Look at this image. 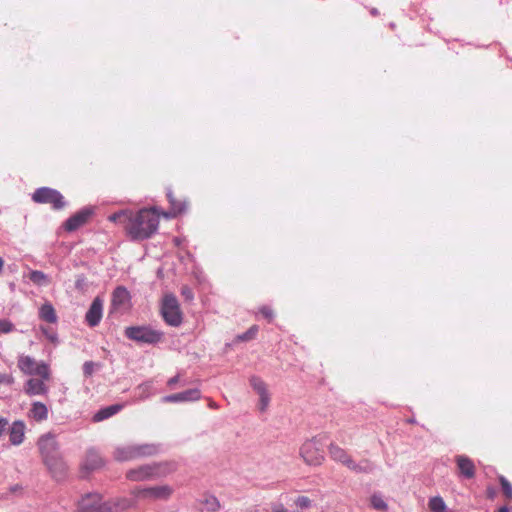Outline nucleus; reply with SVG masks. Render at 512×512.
<instances>
[{
  "label": "nucleus",
  "mask_w": 512,
  "mask_h": 512,
  "mask_svg": "<svg viewBox=\"0 0 512 512\" xmlns=\"http://www.w3.org/2000/svg\"><path fill=\"white\" fill-rule=\"evenodd\" d=\"M159 216L160 210L155 207L130 210L125 232L134 241L148 239L158 230Z\"/></svg>",
  "instance_id": "nucleus-1"
},
{
  "label": "nucleus",
  "mask_w": 512,
  "mask_h": 512,
  "mask_svg": "<svg viewBox=\"0 0 512 512\" xmlns=\"http://www.w3.org/2000/svg\"><path fill=\"white\" fill-rule=\"evenodd\" d=\"M37 446L43 462L52 476L57 480H61L65 476L67 467L60 454L59 444L55 435L52 433L42 435L37 442Z\"/></svg>",
  "instance_id": "nucleus-2"
},
{
  "label": "nucleus",
  "mask_w": 512,
  "mask_h": 512,
  "mask_svg": "<svg viewBox=\"0 0 512 512\" xmlns=\"http://www.w3.org/2000/svg\"><path fill=\"white\" fill-rule=\"evenodd\" d=\"M329 454L334 461L340 462L355 473H371L374 470V464L370 460L363 459L356 463L346 450L336 444H330Z\"/></svg>",
  "instance_id": "nucleus-3"
},
{
  "label": "nucleus",
  "mask_w": 512,
  "mask_h": 512,
  "mask_svg": "<svg viewBox=\"0 0 512 512\" xmlns=\"http://www.w3.org/2000/svg\"><path fill=\"white\" fill-rule=\"evenodd\" d=\"M159 446L155 444H134L118 446L114 450V458L117 461H130L141 457L157 454Z\"/></svg>",
  "instance_id": "nucleus-4"
},
{
  "label": "nucleus",
  "mask_w": 512,
  "mask_h": 512,
  "mask_svg": "<svg viewBox=\"0 0 512 512\" xmlns=\"http://www.w3.org/2000/svg\"><path fill=\"white\" fill-rule=\"evenodd\" d=\"M19 370L29 376H38L44 379H50L51 372L49 365L44 361H36L35 358L21 354L17 359Z\"/></svg>",
  "instance_id": "nucleus-5"
},
{
  "label": "nucleus",
  "mask_w": 512,
  "mask_h": 512,
  "mask_svg": "<svg viewBox=\"0 0 512 512\" xmlns=\"http://www.w3.org/2000/svg\"><path fill=\"white\" fill-rule=\"evenodd\" d=\"M163 332L150 326H130L125 329V336L138 343L157 344L163 338Z\"/></svg>",
  "instance_id": "nucleus-6"
},
{
  "label": "nucleus",
  "mask_w": 512,
  "mask_h": 512,
  "mask_svg": "<svg viewBox=\"0 0 512 512\" xmlns=\"http://www.w3.org/2000/svg\"><path fill=\"white\" fill-rule=\"evenodd\" d=\"M169 473L163 464H145L127 471L126 477L130 481L140 482L163 477Z\"/></svg>",
  "instance_id": "nucleus-7"
},
{
  "label": "nucleus",
  "mask_w": 512,
  "mask_h": 512,
  "mask_svg": "<svg viewBox=\"0 0 512 512\" xmlns=\"http://www.w3.org/2000/svg\"><path fill=\"white\" fill-rule=\"evenodd\" d=\"M161 315L164 321L172 326L178 327L182 323V313L177 298L173 294H167L162 300Z\"/></svg>",
  "instance_id": "nucleus-8"
},
{
  "label": "nucleus",
  "mask_w": 512,
  "mask_h": 512,
  "mask_svg": "<svg viewBox=\"0 0 512 512\" xmlns=\"http://www.w3.org/2000/svg\"><path fill=\"white\" fill-rule=\"evenodd\" d=\"M174 490L169 485H158L149 487H137L131 491L136 499L142 500H168L173 494Z\"/></svg>",
  "instance_id": "nucleus-9"
},
{
  "label": "nucleus",
  "mask_w": 512,
  "mask_h": 512,
  "mask_svg": "<svg viewBox=\"0 0 512 512\" xmlns=\"http://www.w3.org/2000/svg\"><path fill=\"white\" fill-rule=\"evenodd\" d=\"M32 200L36 203L51 204L55 210L65 207V201L62 194L49 187H41L35 190Z\"/></svg>",
  "instance_id": "nucleus-10"
},
{
  "label": "nucleus",
  "mask_w": 512,
  "mask_h": 512,
  "mask_svg": "<svg viewBox=\"0 0 512 512\" xmlns=\"http://www.w3.org/2000/svg\"><path fill=\"white\" fill-rule=\"evenodd\" d=\"M300 455L309 465H320L324 460V454L321 450V443L316 438L303 443L300 448Z\"/></svg>",
  "instance_id": "nucleus-11"
},
{
  "label": "nucleus",
  "mask_w": 512,
  "mask_h": 512,
  "mask_svg": "<svg viewBox=\"0 0 512 512\" xmlns=\"http://www.w3.org/2000/svg\"><path fill=\"white\" fill-rule=\"evenodd\" d=\"M253 390L259 395V410L264 412L270 403V394L265 382L258 376H252L249 380Z\"/></svg>",
  "instance_id": "nucleus-12"
},
{
  "label": "nucleus",
  "mask_w": 512,
  "mask_h": 512,
  "mask_svg": "<svg viewBox=\"0 0 512 512\" xmlns=\"http://www.w3.org/2000/svg\"><path fill=\"white\" fill-rule=\"evenodd\" d=\"M102 496L99 493H88L78 503L79 512H102Z\"/></svg>",
  "instance_id": "nucleus-13"
},
{
  "label": "nucleus",
  "mask_w": 512,
  "mask_h": 512,
  "mask_svg": "<svg viewBox=\"0 0 512 512\" xmlns=\"http://www.w3.org/2000/svg\"><path fill=\"white\" fill-rule=\"evenodd\" d=\"M136 499L118 497L103 502L102 512H124L136 507Z\"/></svg>",
  "instance_id": "nucleus-14"
},
{
  "label": "nucleus",
  "mask_w": 512,
  "mask_h": 512,
  "mask_svg": "<svg viewBox=\"0 0 512 512\" xmlns=\"http://www.w3.org/2000/svg\"><path fill=\"white\" fill-rule=\"evenodd\" d=\"M131 296L124 286H118L112 293V308L116 311H125L130 307Z\"/></svg>",
  "instance_id": "nucleus-15"
},
{
  "label": "nucleus",
  "mask_w": 512,
  "mask_h": 512,
  "mask_svg": "<svg viewBox=\"0 0 512 512\" xmlns=\"http://www.w3.org/2000/svg\"><path fill=\"white\" fill-rule=\"evenodd\" d=\"M92 214V209L90 208H83L82 210L78 211L77 213H75L74 215H72L71 217H69L63 227L66 231L68 232H73L75 230H77L78 228H80L82 225H84L88 218L91 216Z\"/></svg>",
  "instance_id": "nucleus-16"
},
{
  "label": "nucleus",
  "mask_w": 512,
  "mask_h": 512,
  "mask_svg": "<svg viewBox=\"0 0 512 512\" xmlns=\"http://www.w3.org/2000/svg\"><path fill=\"white\" fill-rule=\"evenodd\" d=\"M103 316V300L100 297L94 298L85 315V321L90 327L97 326Z\"/></svg>",
  "instance_id": "nucleus-17"
},
{
  "label": "nucleus",
  "mask_w": 512,
  "mask_h": 512,
  "mask_svg": "<svg viewBox=\"0 0 512 512\" xmlns=\"http://www.w3.org/2000/svg\"><path fill=\"white\" fill-rule=\"evenodd\" d=\"M49 379L44 378H29L24 384V392L28 396L46 395L49 391V387L46 385V381Z\"/></svg>",
  "instance_id": "nucleus-18"
},
{
  "label": "nucleus",
  "mask_w": 512,
  "mask_h": 512,
  "mask_svg": "<svg viewBox=\"0 0 512 512\" xmlns=\"http://www.w3.org/2000/svg\"><path fill=\"white\" fill-rule=\"evenodd\" d=\"M201 397L199 389H189L180 393L164 396L161 401L163 403H179L197 401Z\"/></svg>",
  "instance_id": "nucleus-19"
},
{
  "label": "nucleus",
  "mask_w": 512,
  "mask_h": 512,
  "mask_svg": "<svg viewBox=\"0 0 512 512\" xmlns=\"http://www.w3.org/2000/svg\"><path fill=\"white\" fill-rule=\"evenodd\" d=\"M26 425L22 420L14 421L8 429L10 443L18 446L23 443L25 438Z\"/></svg>",
  "instance_id": "nucleus-20"
},
{
  "label": "nucleus",
  "mask_w": 512,
  "mask_h": 512,
  "mask_svg": "<svg viewBox=\"0 0 512 512\" xmlns=\"http://www.w3.org/2000/svg\"><path fill=\"white\" fill-rule=\"evenodd\" d=\"M456 463L463 477L471 479L475 476V465L470 458L465 455H458L456 456Z\"/></svg>",
  "instance_id": "nucleus-21"
},
{
  "label": "nucleus",
  "mask_w": 512,
  "mask_h": 512,
  "mask_svg": "<svg viewBox=\"0 0 512 512\" xmlns=\"http://www.w3.org/2000/svg\"><path fill=\"white\" fill-rule=\"evenodd\" d=\"M167 198L169 200L171 207H170L169 211L161 213L165 218H168V219L174 218L178 214H180L186 210V207H187L186 202H178L175 199V197L173 196V193L171 190L167 191Z\"/></svg>",
  "instance_id": "nucleus-22"
},
{
  "label": "nucleus",
  "mask_w": 512,
  "mask_h": 512,
  "mask_svg": "<svg viewBox=\"0 0 512 512\" xmlns=\"http://www.w3.org/2000/svg\"><path fill=\"white\" fill-rule=\"evenodd\" d=\"M48 407L39 401H34L29 409L28 416L36 422H42L48 419Z\"/></svg>",
  "instance_id": "nucleus-23"
},
{
  "label": "nucleus",
  "mask_w": 512,
  "mask_h": 512,
  "mask_svg": "<svg viewBox=\"0 0 512 512\" xmlns=\"http://www.w3.org/2000/svg\"><path fill=\"white\" fill-rule=\"evenodd\" d=\"M104 464L103 459L101 458L100 454L94 450L89 449L86 453L84 462H83V468L87 471H94L100 467H102Z\"/></svg>",
  "instance_id": "nucleus-24"
},
{
  "label": "nucleus",
  "mask_w": 512,
  "mask_h": 512,
  "mask_svg": "<svg viewBox=\"0 0 512 512\" xmlns=\"http://www.w3.org/2000/svg\"><path fill=\"white\" fill-rule=\"evenodd\" d=\"M124 405L122 404H113L107 407H104L97 411L93 416L94 422H101L103 420H106L113 415L117 414L123 409Z\"/></svg>",
  "instance_id": "nucleus-25"
},
{
  "label": "nucleus",
  "mask_w": 512,
  "mask_h": 512,
  "mask_svg": "<svg viewBox=\"0 0 512 512\" xmlns=\"http://www.w3.org/2000/svg\"><path fill=\"white\" fill-rule=\"evenodd\" d=\"M136 397L134 401H143L154 394L153 381L141 383L135 388Z\"/></svg>",
  "instance_id": "nucleus-26"
},
{
  "label": "nucleus",
  "mask_w": 512,
  "mask_h": 512,
  "mask_svg": "<svg viewBox=\"0 0 512 512\" xmlns=\"http://www.w3.org/2000/svg\"><path fill=\"white\" fill-rule=\"evenodd\" d=\"M39 316L48 323H55L57 321L55 309L50 303H45L41 306Z\"/></svg>",
  "instance_id": "nucleus-27"
},
{
  "label": "nucleus",
  "mask_w": 512,
  "mask_h": 512,
  "mask_svg": "<svg viewBox=\"0 0 512 512\" xmlns=\"http://www.w3.org/2000/svg\"><path fill=\"white\" fill-rule=\"evenodd\" d=\"M29 279L37 286H47L50 284L48 275L39 270L30 271Z\"/></svg>",
  "instance_id": "nucleus-28"
},
{
  "label": "nucleus",
  "mask_w": 512,
  "mask_h": 512,
  "mask_svg": "<svg viewBox=\"0 0 512 512\" xmlns=\"http://www.w3.org/2000/svg\"><path fill=\"white\" fill-rule=\"evenodd\" d=\"M130 210H122L116 213L111 214L108 217V220L117 224H120L124 230L126 229V225L128 223Z\"/></svg>",
  "instance_id": "nucleus-29"
},
{
  "label": "nucleus",
  "mask_w": 512,
  "mask_h": 512,
  "mask_svg": "<svg viewBox=\"0 0 512 512\" xmlns=\"http://www.w3.org/2000/svg\"><path fill=\"white\" fill-rule=\"evenodd\" d=\"M428 507L431 512H448L447 506L440 496H434L429 499Z\"/></svg>",
  "instance_id": "nucleus-30"
},
{
  "label": "nucleus",
  "mask_w": 512,
  "mask_h": 512,
  "mask_svg": "<svg viewBox=\"0 0 512 512\" xmlns=\"http://www.w3.org/2000/svg\"><path fill=\"white\" fill-rule=\"evenodd\" d=\"M202 504L204 509L208 512H217L221 507L219 500L213 495L206 496Z\"/></svg>",
  "instance_id": "nucleus-31"
},
{
  "label": "nucleus",
  "mask_w": 512,
  "mask_h": 512,
  "mask_svg": "<svg viewBox=\"0 0 512 512\" xmlns=\"http://www.w3.org/2000/svg\"><path fill=\"white\" fill-rule=\"evenodd\" d=\"M371 506L376 510H386L388 508L387 503L380 494H373L371 496Z\"/></svg>",
  "instance_id": "nucleus-32"
},
{
  "label": "nucleus",
  "mask_w": 512,
  "mask_h": 512,
  "mask_svg": "<svg viewBox=\"0 0 512 512\" xmlns=\"http://www.w3.org/2000/svg\"><path fill=\"white\" fill-rule=\"evenodd\" d=\"M499 481L503 490V493L508 499H512V485L509 483V481L503 477H499Z\"/></svg>",
  "instance_id": "nucleus-33"
},
{
  "label": "nucleus",
  "mask_w": 512,
  "mask_h": 512,
  "mask_svg": "<svg viewBox=\"0 0 512 512\" xmlns=\"http://www.w3.org/2000/svg\"><path fill=\"white\" fill-rule=\"evenodd\" d=\"M14 330V325L7 319H0V334H7Z\"/></svg>",
  "instance_id": "nucleus-34"
},
{
  "label": "nucleus",
  "mask_w": 512,
  "mask_h": 512,
  "mask_svg": "<svg viewBox=\"0 0 512 512\" xmlns=\"http://www.w3.org/2000/svg\"><path fill=\"white\" fill-rule=\"evenodd\" d=\"M295 505L300 509H308L312 506V501L306 496H300L295 500Z\"/></svg>",
  "instance_id": "nucleus-35"
},
{
  "label": "nucleus",
  "mask_w": 512,
  "mask_h": 512,
  "mask_svg": "<svg viewBox=\"0 0 512 512\" xmlns=\"http://www.w3.org/2000/svg\"><path fill=\"white\" fill-rule=\"evenodd\" d=\"M257 332H258V327L254 325L248 331H246L242 335H239L238 338L241 341H247V340L252 339L256 335Z\"/></svg>",
  "instance_id": "nucleus-36"
},
{
  "label": "nucleus",
  "mask_w": 512,
  "mask_h": 512,
  "mask_svg": "<svg viewBox=\"0 0 512 512\" xmlns=\"http://www.w3.org/2000/svg\"><path fill=\"white\" fill-rule=\"evenodd\" d=\"M75 287L76 289L80 291H85L87 288V279L84 275L80 274L76 277L75 281Z\"/></svg>",
  "instance_id": "nucleus-37"
},
{
  "label": "nucleus",
  "mask_w": 512,
  "mask_h": 512,
  "mask_svg": "<svg viewBox=\"0 0 512 512\" xmlns=\"http://www.w3.org/2000/svg\"><path fill=\"white\" fill-rule=\"evenodd\" d=\"M14 381V377L11 374L0 373V385L11 386Z\"/></svg>",
  "instance_id": "nucleus-38"
},
{
  "label": "nucleus",
  "mask_w": 512,
  "mask_h": 512,
  "mask_svg": "<svg viewBox=\"0 0 512 512\" xmlns=\"http://www.w3.org/2000/svg\"><path fill=\"white\" fill-rule=\"evenodd\" d=\"M181 295L188 302H191L194 299V293H193L192 289L188 286H183L181 288Z\"/></svg>",
  "instance_id": "nucleus-39"
},
{
  "label": "nucleus",
  "mask_w": 512,
  "mask_h": 512,
  "mask_svg": "<svg viewBox=\"0 0 512 512\" xmlns=\"http://www.w3.org/2000/svg\"><path fill=\"white\" fill-rule=\"evenodd\" d=\"M94 367H95V364L92 362V361H86L84 364H83V373L86 377H89L93 374L94 372Z\"/></svg>",
  "instance_id": "nucleus-40"
},
{
  "label": "nucleus",
  "mask_w": 512,
  "mask_h": 512,
  "mask_svg": "<svg viewBox=\"0 0 512 512\" xmlns=\"http://www.w3.org/2000/svg\"><path fill=\"white\" fill-rule=\"evenodd\" d=\"M259 312L267 318L269 321H271L274 317L273 310L268 306H262L259 310Z\"/></svg>",
  "instance_id": "nucleus-41"
},
{
  "label": "nucleus",
  "mask_w": 512,
  "mask_h": 512,
  "mask_svg": "<svg viewBox=\"0 0 512 512\" xmlns=\"http://www.w3.org/2000/svg\"><path fill=\"white\" fill-rule=\"evenodd\" d=\"M9 421L5 417H0V437L4 435V433L9 429L8 428Z\"/></svg>",
  "instance_id": "nucleus-42"
},
{
  "label": "nucleus",
  "mask_w": 512,
  "mask_h": 512,
  "mask_svg": "<svg viewBox=\"0 0 512 512\" xmlns=\"http://www.w3.org/2000/svg\"><path fill=\"white\" fill-rule=\"evenodd\" d=\"M271 511L272 512H289L285 506L280 502H275L271 504Z\"/></svg>",
  "instance_id": "nucleus-43"
},
{
  "label": "nucleus",
  "mask_w": 512,
  "mask_h": 512,
  "mask_svg": "<svg viewBox=\"0 0 512 512\" xmlns=\"http://www.w3.org/2000/svg\"><path fill=\"white\" fill-rule=\"evenodd\" d=\"M43 333L49 338L51 341H55L57 339L56 334L54 332H48L47 329L42 328Z\"/></svg>",
  "instance_id": "nucleus-44"
},
{
  "label": "nucleus",
  "mask_w": 512,
  "mask_h": 512,
  "mask_svg": "<svg viewBox=\"0 0 512 512\" xmlns=\"http://www.w3.org/2000/svg\"><path fill=\"white\" fill-rule=\"evenodd\" d=\"M179 381V376L176 375L172 378H170L167 382V384L170 386V387H173L177 382Z\"/></svg>",
  "instance_id": "nucleus-45"
},
{
  "label": "nucleus",
  "mask_w": 512,
  "mask_h": 512,
  "mask_svg": "<svg viewBox=\"0 0 512 512\" xmlns=\"http://www.w3.org/2000/svg\"><path fill=\"white\" fill-rule=\"evenodd\" d=\"M209 407H211V408H213V409H216L218 406H217V404H216L215 402L211 401V402L209 403Z\"/></svg>",
  "instance_id": "nucleus-46"
},
{
  "label": "nucleus",
  "mask_w": 512,
  "mask_h": 512,
  "mask_svg": "<svg viewBox=\"0 0 512 512\" xmlns=\"http://www.w3.org/2000/svg\"><path fill=\"white\" fill-rule=\"evenodd\" d=\"M498 512H509V509L507 507H502L498 510Z\"/></svg>",
  "instance_id": "nucleus-47"
},
{
  "label": "nucleus",
  "mask_w": 512,
  "mask_h": 512,
  "mask_svg": "<svg viewBox=\"0 0 512 512\" xmlns=\"http://www.w3.org/2000/svg\"><path fill=\"white\" fill-rule=\"evenodd\" d=\"M4 266V260L0 257V272L2 271Z\"/></svg>",
  "instance_id": "nucleus-48"
},
{
  "label": "nucleus",
  "mask_w": 512,
  "mask_h": 512,
  "mask_svg": "<svg viewBox=\"0 0 512 512\" xmlns=\"http://www.w3.org/2000/svg\"><path fill=\"white\" fill-rule=\"evenodd\" d=\"M18 489H19V487H18L17 485H15V486L11 487V491H12V492L17 491Z\"/></svg>",
  "instance_id": "nucleus-49"
},
{
  "label": "nucleus",
  "mask_w": 512,
  "mask_h": 512,
  "mask_svg": "<svg viewBox=\"0 0 512 512\" xmlns=\"http://www.w3.org/2000/svg\"><path fill=\"white\" fill-rule=\"evenodd\" d=\"M371 13H372L373 15H377L378 11H377V9H372Z\"/></svg>",
  "instance_id": "nucleus-50"
}]
</instances>
